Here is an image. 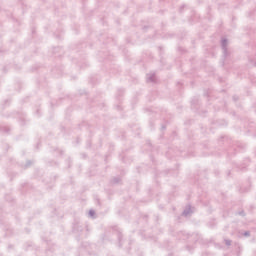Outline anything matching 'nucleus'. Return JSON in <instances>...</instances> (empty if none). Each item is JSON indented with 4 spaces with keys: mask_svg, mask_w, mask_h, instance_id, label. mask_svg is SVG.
<instances>
[{
    "mask_svg": "<svg viewBox=\"0 0 256 256\" xmlns=\"http://www.w3.org/2000/svg\"><path fill=\"white\" fill-rule=\"evenodd\" d=\"M221 47H222L224 57H227V38L222 39Z\"/></svg>",
    "mask_w": 256,
    "mask_h": 256,
    "instance_id": "obj_1",
    "label": "nucleus"
},
{
    "mask_svg": "<svg viewBox=\"0 0 256 256\" xmlns=\"http://www.w3.org/2000/svg\"><path fill=\"white\" fill-rule=\"evenodd\" d=\"M182 215H183L184 217H187L188 215H191V205H188V206L184 209V211L182 212Z\"/></svg>",
    "mask_w": 256,
    "mask_h": 256,
    "instance_id": "obj_2",
    "label": "nucleus"
},
{
    "mask_svg": "<svg viewBox=\"0 0 256 256\" xmlns=\"http://www.w3.org/2000/svg\"><path fill=\"white\" fill-rule=\"evenodd\" d=\"M147 83H155V74H151L146 79Z\"/></svg>",
    "mask_w": 256,
    "mask_h": 256,
    "instance_id": "obj_3",
    "label": "nucleus"
},
{
    "mask_svg": "<svg viewBox=\"0 0 256 256\" xmlns=\"http://www.w3.org/2000/svg\"><path fill=\"white\" fill-rule=\"evenodd\" d=\"M243 235H244V237H249L251 235V232L246 231V232L243 233Z\"/></svg>",
    "mask_w": 256,
    "mask_h": 256,
    "instance_id": "obj_4",
    "label": "nucleus"
},
{
    "mask_svg": "<svg viewBox=\"0 0 256 256\" xmlns=\"http://www.w3.org/2000/svg\"><path fill=\"white\" fill-rule=\"evenodd\" d=\"M224 241H225V243H226L227 247H230V245H231V240H227V239H225Z\"/></svg>",
    "mask_w": 256,
    "mask_h": 256,
    "instance_id": "obj_5",
    "label": "nucleus"
},
{
    "mask_svg": "<svg viewBox=\"0 0 256 256\" xmlns=\"http://www.w3.org/2000/svg\"><path fill=\"white\" fill-rule=\"evenodd\" d=\"M93 215H95V210H90V211H89V216H90V217H93Z\"/></svg>",
    "mask_w": 256,
    "mask_h": 256,
    "instance_id": "obj_6",
    "label": "nucleus"
},
{
    "mask_svg": "<svg viewBox=\"0 0 256 256\" xmlns=\"http://www.w3.org/2000/svg\"><path fill=\"white\" fill-rule=\"evenodd\" d=\"M118 182H119V179H116V178L113 179V183H118Z\"/></svg>",
    "mask_w": 256,
    "mask_h": 256,
    "instance_id": "obj_7",
    "label": "nucleus"
},
{
    "mask_svg": "<svg viewBox=\"0 0 256 256\" xmlns=\"http://www.w3.org/2000/svg\"><path fill=\"white\" fill-rule=\"evenodd\" d=\"M26 165L29 167V165H31V161H28Z\"/></svg>",
    "mask_w": 256,
    "mask_h": 256,
    "instance_id": "obj_8",
    "label": "nucleus"
},
{
    "mask_svg": "<svg viewBox=\"0 0 256 256\" xmlns=\"http://www.w3.org/2000/svg\"><path fill=\"white\" fill-rule=\"evenodd\" d=\"M239 214H240V215H244V212H243V211H242V212H239Z\"/></svg>",
    "mask_w": 256,
    "mask_h": 256,
    "instance_id": "obj_9",
    "label": "nucleus"
},
{
    "mask_svg": "<svg viewBox=\"0 0 256 256\" xmlns=\"http://www.w3.org/2000/svg\"><path fill=\"white\" fill-rule=\"evenodd\" d=\"M162 129H165V126H162Z\"/></svg>",
    "mask_w": 256,
    "mask_h": 256,
    "instance_id": "obj_10",
    "label": "nucleus"
}]
</instances>
